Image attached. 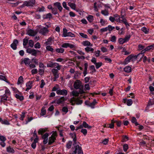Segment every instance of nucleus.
<instances>
[{
    "label": "nucleus",
    "instance_id": "f257e3e1",
    "mask_svg": "<svg viewBox=\"0 0 154 154\" xmlns=\"http://www.w3.org/2000/svg\"><path fill=\"white\" fill-rule=\"evenodd\" d=\"M2 91V94L5 93L3 94V96L2 97L1 99V101H4V100H7V97L8 96H10L11 94V92L8 88L6 89L5 90H4V89L0 90V96H1V92Z\"/></svg>",
    "mask_w": 154,
    "mask_h": 154
},
{
    "label": "nucleus",
    "instance_id": "f03ea898",
    "mask_svg": "<svg viewBox=\"0 0 154 154\" xmlns=\"http://www.w3.org/2000/svg\"><path fill=\"white\" fill-rule=\"evenodd\" d=\"M75 148V150L73 151L72 154H76L78 153V154H83L81 147L79 145L77 144L76 143H74L73 144Z\"/></svg>",
    "mask_w": 154,
    "mask_h": 154
},
{
    "label": "nucleus",
    "instance_id": "7ed1b4c3",
    "mask_svg": "<svg viewBox=\"0 0 154 154\" xmlns=\"http://www.w3.org/2000/svg\"><path fill=\"white\" fill-rule=\"evenodd\" d=\"M35 0H29L24 1L21 7L22 8H23L25 6L27 7H33L35 5Z\"/></svg>",
    "mask_w": 154,
    "mask_h": 154
},
{
    "label": "nucleus",
    "instance_id": "20e7f679",
    "mask_svg": "<svg viewBox=\"0 0 154 154\" xmlns=\"http://www.w3.org/2000/svg\"><path fill=\"white\" fill-rule=\"evenodd\" d=\"M27 53L31 54L32 55L34 56H36L37 53L39 52V51L38 50H36L34 49H31L30 48H27L26 50Z\"/></svg>",
    "mask_w": 154,
    "mask_h": 154
},
{
    "label": "nucleus",
    "instance_id": "39448f33",
    "mask_svg": "<svg viewBox=\"0 0 154 154\" xmlns=\"http://www.w3.org/2000/svg\"><path fill=\"white\" fill-rule=\"evenodd\" d=\"M59 70L56 69H53L51 70V71L54 76L53 80L54 81H56V79L59 78V75L58 73V71Z\"/></svg>",
    "mask_w": 154,
    "mask_h": 154
},
{
    "label": "nucleus",
    "instance_id": "423d86ee",
    "mask_svg": "<svg viewBox=\"0 0 154 154\" xmlns=\"http://www.w3.org/2000/svg\"><path fill=\"white\" fill-rule=\"evenodd\" d=\"M57 136V133L54 132L52 134L51 136L49 138L48 143L51 144L53 143L56 139V137Z\"/></svg>",
    "mask_w": 154,
    "mask_h": 154
},
{
    "label": "nucleus",
    "instance_id": "0eeeda50",
    "mask_svg": "<svg viewBox=\"0 0 154 154\" xmlns=\"http://www.w3.org/2000/svg\"><path fill=\"white\" fill-rule=\"evenodd\" d=\"M97 103L96 100L95 99H94L92 103H89L87 101H85V103L86 105L91 107L92 109H93L94 108V106Z\"/></svg>",
    "mask_w": 154,
    "mask_h": 154
},
{
    "label": "nucleus",
    "instance_id": "6e6552de",
    "mask_svg": "<svg viewBox=\"0 0 154 154\" xmlns=\"http://www.w3.org/2000/svg\"><path fill=\"white\" fill-rule=\"evenodd\" d=\"M82 86V83L80 81L76 80L74 83V87L75 88L77 89L80 88Z\"/></svg>",
    "mask_w": 154,
    "mask_h": 154
},
{
    "label": "nucleus",
    "instance_id": "1a4fd4ad",
    "mask_svg": "<svg viewBox=\"0 0 154 154\" xmlns=\"http://www.w3.org/2000/svg\"><path fill=\"white\" fill-rule=\"evenodd\" d=\"M154 47V45H150V46H148L146 48L144 49L143 50L141 51L142 54H141V57H143L144 55V53L146 51H148L152 48Z\"/></svg>",
    "mask_w": 154,
    "mask_h": 154
},
{
    "label": "nucleus",
    "instance_id": "9d476101",
    "mask_svg": "<svg viewBox=\"0 0 154 154\" xmlns=\"http://www.w3.org/2000/svg\"><path fill=\"white\" fill-rule=\"evenodd\" d=\"M56 93L58 95H66L67 94V91L65 89H58Z\"/></svg>",
    "mask_w": 154,
    "mask_h": 154
},
{
    "label": "nucleus",
    "instance_id": "9b49d317",
    "mask_svg": "<svg viewBox=\"0 0 154 154\" xmlns=\"http://www.w3.org/2000/svg\"><path fill=\"white\" fill-rule=\"evenodd\" d=\"M31 63L30 60L28 58H25L21 62V64H22L23 63H24L26 66H28Z\"/></svg>",
    "mask_w": 154,
    "mask_h": 154
},
{
    "label": "nucleus",
    "instance_id": "f8f14e48",
    "mask_svg": "<svg viewBox=\"0 0 154 154\" xmlns=\"http://www.w3.org/2000/svg\"><path fill=\"white\" fill-rule=\"evenodd\" d=\"M37 32L34 29H28L27 34L29 36H34L37 33Z\"/></svg>",
    "mask_w": 154,
    "mask_h": 154
},
{
    "label": "nucleus",
    "instance_id": "ddd939ff",
    "mask_svg": "<svg viewBox=\"0 0 154 154\" xmlns=\"http://www.w3.org/2000/svg\"><path fill=\"white\" fill-rule=\"evenodd\" d=\"M32 83L33 82L31 81H29L26 83V88L25 90L26 91H28L31 88L32 86Z\"/></svg>",
    "mask_w": 154,
    "mask_h": 154
},
{
    "label": "nucleus",
    "instance_id": "4468645a",
    "mask_svg": "<svg viewBox=\"0 0 154 154\" xmlns=\"http://www.w3.org/2000/svg\"><path fill=\"white\" fill-rule=\"evenodd\" d=\"M54 6L57 7L60 12H61L63 9V8L61 6V4L59 2H56L54 3Z\"/></svg>",
    "mask_w": 154,
    "mask_h": 154
},
{
    "label": "nucleus",
    "instance_id": "2eb2a0df",
    "mask_svg": "<svg viewBox=\"0 0 154 154\" xmlns=\"http://www.w3.org/2000/svg\"><path fill=\"white\" fill-rule=\"evenodd\" d=\"M42 17L44 19H48L50 20L51 18L52 17V15L51 13H48L45 14H44L42 16Z\"/></svg>",
    "mask_w": 154,
    "mask_h": 154
},
{
    "label": "nucleus",
    "instance_id": "dca6fc26",
    "mask_svg": "<svg viewBox=\"0 0 154 154\" xmlns=\"http://www.w3.org/2000/svg\"><path fill=\"white\" fill-rule=\"evenodd\" d=\"M82 44L85 46H90L92 47L93 45L88 41H83L82 43Z\"/></svg>",
    "mask_w": 154,
    "mask_h": 154
},
{
    "label": "nucleus",
    "instance_id": "f3484780",
    "mask_svg": "<svg viewBox=\"0 0 154 154\" xmlns=\"http://www.w3.org/2000/svg\"><path fill=\"white\" fill-rule=\"evenodd\" d=\"M14 96L16 98L20 100H22L24 99L23 97L21 95V93L20 92V94H15Z\"/></svg>",
    "mask_w": 154,
    "mask_h": 154
},
{
    "label": "nucleus",
    "instance_id": "a211bd4d",
    "mask_svg": "<svg viewBox=\"0 0 154 154\" xmlns=\"http://www.w3.org/2000/svg\"><path fill=\"white\" fill-rule=\"evenodd\" d=\"M53 42V40L50 37L48 39L45 44L46 45H51L52 44Z\"/></svg>",
    "mask_w": 154,
    "mask_h": 154
},
{
    "label": "nucleus",
    "instance_id": "6ab92c4d",
    "mask_svg": "<svg viewBox=\"0 0 154 154\" xmlns=\"http://www.w3.org/2000/svg\"><path fill=\"white\" fill-rule=\"evenodd\" d=\"M114 17H115V21L117 22L121 23V20L120 19V17L117 14H115L114 15Z\"/></svg>",
    "mask_w": 154,
    "mask_h": 154
},
{
    "label": "nucleus",
    "instance_id": "aec40b11",
    "mask_svg": "<svg viewBox=\"0 0 154 154\" xmlns=\"http://www.w3.org/2000/svg\"><path fill=\"white\" fill-rule=\"evenodd\" d=\"M84 70L83 72V74L84 76H85L86 74H87V68L88 67V64L87 63H85L84 64Z\"/></svg>",
    "mask_w": 154,
    "mask_h": 154
},
{
    "label": "nucleus",
    "instance_id": "412c9836",
    "mask_svg": "<svg viewBox=\"0 0 154 154\" xmlns=\"http://www.w3.org/2000/svg\"><path fill=\"white\" fill-rule=\"evenodd\" d=\"M11 89L13 92V93L14 94V95L16 94H18L20 93V92L16 88L14 87H11Z\"/></svg>",
    "mask_w": 154,
    "mask_h": 154
},
{
    "label": "nucleus",
    "instance_id": "4be33fe9",
    "mask_svg": "<svg viewBox=\"0 0 154 154\" xmlns=\"http://www.w3.org/2000/svg\"><path fill=\"white\" fill-rule=\"evenodd\" d=\"M131 68L129 66H127L124 68V70L126 72H131Z\"/></svg>",
    "mask_w": 154,
    "mask_h": 154
},
{
    "label": "nucleus",
    "instance_id": "5701e85b",
    "mask_svg": "<svg viewBox=\"0 0 154 154\" xmlns=\"http://www.w3.org/2000/svg\"><path fill=\"white\" fill-rule=\"evenodd\" d=\"M65 100V98L63 97H62L60 98L56 101V103L59 104L63 102Z\"/></svg>",
    "mask_w": 154,
    "mask_h": 154
},
{
    "label": "nucleus",
    "instance_id": "b1692460",
    "mask_svg": "<svg viewBox=\"0 0 154 154\" xmlns=\"http://www.w3.org/2000/svg\"><path fill=\"white\" fill-rule=\"evenodd\" d=\"M6 150L7 152L9 153H14V150L13 148H11L10 146H9L7 147Z\"/></svg>",
    "mask_w": 154,
    "mask_h": 154
},
{
    "label": "nucleus",
    "instance_id": "393cba45",
    "mask_svg": "<svg viewBox=\"0 0 154 154\" xmlns=\"http://www.w3.org/2000/svg\"><path fill=\"white\" fill-rule=\"evenodd\" d=\"M23 77L20 76L18 79L17 84L18 85L22 84L23 83Z\"/></svg>",
    "mask_w": 154,
    "mask_h": 154
},
{
    "label": "nucleus",
    "instance_id": "a878e982",
    "mask_svg": "<svg viewBox=\"0 0 154 154\" xmlns=\"http://www.w3.org/2000/svg\"><path fill=\"white\" fill-rule=\"evenodd\" d=\"M48 29H40L39 32L42 34L45 35L48 32Z\"/></svg>",
    "mask_w": 154,
    "mask_h": 154
},
{
    "label": "nucleus",
    "instance_id": "bb28decb",
    "mask_svg": "<svg viewBox=\"0 0 154 154\" xmlns=\"http://www.w3.org/2000/svg\"><path fill=\"white\" fill-rule=\"evenodd\" d=\"M29 38L26 37L23 40V45L24 48H26L28 41Z\"/></svg>",
    "mask_w": 154,
    "mask_h": 154
},
{
    "label": "nucleus",
    "instance_id": "cd10ccee",
    "mask_svg": "<svg viewBox=\"0 0 154 154\" xmlns=\"http://www.w3.org/2000/svg\"><path fill=\"white\" fill-rule=\"evenodd\" d=\"M68 5L72 9L75 10L76 8V5L75 4L71 2L68 3Z\"/></svg>",
    "mask_w": 154,
    "mask_h": 154
},
{
    "label": "nucleus",
    "instance_id": "c85d7f7f",
    "mask_svg": "<svg viewBox=\"0 0 154 154\" xmlns=\"http://www.w3.org/2000/svg\"><path fill=\"white\" fill-rule=\"evenodd\" d=\"M85 49L87 52H93L94 51V49L88 47L85 48Z\"/></svg>",
    "mask_w": 154,
    "mask_h": 154
},
{
    "label": "nucleus",
    "instance_id": "c756f323",
    "mask_svg": "<svg viewBox=\"0 0 154 154\" xmlns=\"http://www.w3.org/2000/svg\"><path fill=\"white\" fill-rule=\"evenodd\" d=\"M82 124L84 128L88 129H90L91 128V126L89 125L85 121L83 122Z\"/></svg>",
    "mask_w": 154,
    "mask_h": 154
},
{
    "label": "nucleus",
    "instance_id": "7c9ffc66",
    "mask_svg": "<svg viewBox=\"0 0 154 154\" xmlns=\"http://www.w3.org/2000/svg\"><path fill=\"white\" fill-rule=\"evenodd\" d=\"M61 66L59 65V64L57 63H54L53 64V67L56 68L58 70H60Z\"/></svg>",
    "mask_w": 154,
    "mask_h": 154
},
{
    "label": "nucleus",
    "instance_id": "2f4dec72",
    "mask_svg": "<svg viewBox=\"0 0 154 154\" xmlns=\"http://www.w3.org/2000/svg\"><path fill=\"white\" fill-rule=\"evenodd\" d=\"M93 16L92 15H89L88 17H87V18L89 22L91 23L93 21Z\"/></svg>",
    "mask_w": 154,
    "mask_h": 154
},
{
    "label": "nucleus",
    "instance_id": "473e14b6",
    "mask_svg": "<svg viewBox=\"0 0 154 154\" xmlns=\"http://www.w3.org/2000/svg\"><path fill=\"white\" fill-rule=\"evenodd\" d=\"M56 51L58 53H62L64 52V50L63 48H57L56 49Z\"/></svg>",
    "mask_w": 154,
    "mask_h": 154
},
{
    "label": "nucleus",
    "instance_id": "72a5a7b5",
    "mask_svg": "<svg viewBox=\"0 0 154 154\" xmlns=\"http://www.w3.org/2000/svg\"><path fill=\"white\" fill-rule=\"evenodd\" d=\"M132 56L131 55H130L127 57L125 60V64H127L128 63L130 62V60H131Z\"/></svg>",
    "mask_w": 154,
    "mask_h": 154
},
{
    "label": "nucleus",
    "instance_id": "f704fd0d",
    "mask_svg": "<svg viewBox=\"0 0 154 154\" xmlns=\"http://www.w3.org/2000/svg\"><path fill=\"white\" fill-rule=\"evenodd\" d=\"M27 112H22L21 114V117L20 118V119L23 121V120L24 118L25 117V115L26 114Z\"/></svg>",
    "mask_w": 154,
    "mask_h": 154
},
{
    "label": "nucleus",
    "instance_id": "c9c22d12",
    "mask_svg": "<svg viewBox=\"0 0 154 154\" xmlns=\"http://www.w3.org/2000/svg\"><path fill=\"white\" fill-rule=\"evenodd\" d=\"M79 92L77 91H74L72 92L71 94L73 96L76 97L78 96Z\"/></svg>",
    "mask_w": 154,
    "mask_h": 154
},
{
    "label": "nucleus",
    "instance_id": "e433bc0d",
    "mask_svg": "<svg viewBox=\"0 0 154 154\" xmlns=\"http://www.w3.org/2000/svg\"><path fill=\"white\" fill-rule=\"evenodd\" d=\"M46 113V110L45 109V107H43L41 110L40 115L42 116L45 115Z\"/></svg>",
    "mask_w": 154,
    "mask_h": 154
},
{
    "label": "nucleus",
    "instance_id": "4c0bfd02",
    "mask_svg": "<svg viewBox=\"0 0 154 154\" xmlns=\"http://www.w3.org/2000/svg\"><path fill=\"white\" fill-rule=\"evenodd\" d=\"M154 104V98L150 99L148 103V106H149Z\"/></svg>",
    "mask_w": 154,
    "mask_h": 154
},
{
    "label": "nucleus",
    "instance_id": "58836bf2",
    "mask_svg": "<svg viewBox=\"0 0 154 154\" xmlns=\"http://www.w3.org/2000/svg\"><path fill=\"white\" fill-rule=\"evenodd\" d=\"M131 122L133 123H134L136 125H138V123L137 122L136 119V118L134 117H132L131 119Z\"/></svg>",
    "mask_w": 154,
    "mask_h": 154
},
{
    "label": "nucleus",
    "instance_id": "ea45409f",
    "mask_svg": "<svg viewBox=\"0 0 154 154\" xmlns=\"http://www.w3.org/2000/svg\"><path fill=\"white\" fill-rule=\"evenodd\" d=\"M46 131V129L41 128L38 131L39 134H42Z\"/></svg>",
    "mask_w": 154,
    "mask_h": 154
},
{
    "label": "nucleus",
    "instance_id": "a19ab883",
    "mask_svg": "<svg viewBox=\"0 0 154 154\" xmlns=\"http://www.w3.org/2000/svg\"><path fill=\"white\" fill-rule=\"evenodd\" d=\"M133 103V101L131 99H129L127 100V105L128 106H131Z\"/></svg>",
    "mask_w": 154,
    "mask_h": 154
},
{
    "label": "nucleus",
    "instance_id": "79ce46f5",
    "mask_svg": "<svg viewBox=\"0 0 154 154\" xmlns=\"http://www.w3.org/2000/svg\"><path fill=\"white\" fill-rule=\"evenodd\" d=\"M101 13L105 16H107L109 14L108 11L106 10H102L101 11Z\"/></svg>",
    "mask_w": 154,
    "mask_h": 154
},
{
    "label": "nucleus",
    "instance_id": "37998d69",
    "mask_svg": "<svg viewBox=\"0 0 154 154\" xmlns=\"http://www.w3.org/2000/svg\"><path fill=\"white\" fill-rule=\"evenodd\" d=\"M46 49L48 51H50L53 52L54 51V49L52 48L51 46L48 45L46 47Z\"/></svg>",
    "mask_w": 154,
    "mask_h": 154
},
{
    "label": "nucleus",
    "instance_id": "c03bdc74",
    "mask_svg": "<svg viewBox=\"0 0 154 154\" xmlns=\"http://www.w3.org/2000/svg\"><path fill=\"white\" fill-rule=\"evenodd\" d=\"M62 5L63 7L65 8L66 10L69 11V7H68L67 6V5L66 2H63L62 3Z\"/></svg>",
    "mask_w": 154,
    "mask_h": 154
},
{
    "label": "nucleus",
    "instance_id": "a18cd8bd",
    "mask_svg": "<svg viewBox=\"0 0 154 154\" xmlns=\"http://www.w3.org/2000/svg\"><path fill=\"white\" fill-rule=\"evenodd\" d=\"M51 11L52 13L54 14L55 15L57 14V8H53Z\"/></svg>",
    "mask_w": 154,
    "mask_h": 154
},
{
    "label": "nucleus",
    "instance_id": "49530a36",
    "mask_svg": "<svg viewBox=\"0 0 154 154\" xmlns=\"http://www.w3.org/2000/svg\"><path fill=\"white\" fill-rule=\"evenodd\" d=\"M118 42L120 44H123L124 43H125L124 38H120L119 39Z\"/></svg>",
    "mask_w": 154,
    "mask_h": 154
},
{
    "label": "nucleus",
    "instance_id": "de8ad7c7",
    "mask_svg": "<svg viewBox=\"0 0 154 154\" xmlns=\"http://www.w3.org/2000/svg\"><path fill=\"white\" fill-rule=\"evenodd\" d=\"M95 65L96 68L98 69L102 65V63L101 62H99L96 63Z\"/></svg>",
    "mask_w": 154,
    "mask_h": 154
},
{
    "label": "nucleus",
    "instance_id": "09e8293b",
    "mask_svg": "<svg viewBox=\"0 0 154 154\" xmlns=\"http://www.w3.org/2000/svg\"><path fill=\"white\" fill-rule=\"evenodd\" d=\"M38 72H39V74L40 75H42L43 74L44 72V68H39Z\"/></svg>",
    "mask_w": 154,
    "mask_h": 154
},
{
    "label": "nucleus",
    "instance_id": "8fccbe9b",
    "mask_svg": "<svg viewBox=\"0 0 154 154\" xmlns=\"http://www.w3.org/2000/svg\"><path fill=\"white\" fill-rule=\"evenodd\" d=\"M116 38L115 35L111 36L110 41L113 42H116Z\"/></svg>",
    "mask_w": 154,
    "mask_h": 154
},
{
    "label": "nucleus",
    "instance_id": "3c124183",
    "mask_svg": "<svg viewBox=\"0 0 154 154\" xmlns=\"http://www.w3.org/2000/svg\"><path fill=\"white\" fill-rule=\"evenodd\" d=\"M69 43H64L61 45V47L63 48H67L69 47Z\"/></svg>",
    "mask_w": 154,
    "mask_h": 154
},
{
    "label": "nucleus",
    "instance_id": "603ef678",
    "mask_svg": "<svg viewBox=\"0 0 154 154\" xmlns=\"http://www.w3.org/2000/svg\"><path fill=\"white\" fill-rule=\"evenodd\" d=\"M29 45L30 47H33L34 46V43L33 41L31 40L29 41Z\"/></svg>",
    "mask_w": 154,
    "mask_h": 154
},
{
    "label": "nucleus",
    "instance_id": "864d4df0",
    "mask_svg": "<svg viewBox=\"0 0 154 154\" xmlns=\"http://www.w3.org/2000/svg\"><path fill=\"white\" fill-rule=\"evenodd\" d=\"M72 145V142L71 141H69L66 144V146L67 148L69 149L71 148Z\"/></svg>",
    "mask_w": 154,
    "mask_h": 154
},
{
    "label": "nucleus",
    "instance_id": "5fc2aeb1",
    "mask_svg": "<svg viewBox=\"0 0 154 154\" xmlns=\"http://www.w3.org/2000/svg\"><path fill=\"white\" fill-rule=\"evenodd\" d=\"M123 148L125 152L126 151L128 148V145L126 144H124L123 146Z\"/></svg>",
    "mask_w": 154,
    "mask_h": 154
},
{
    "label": "nucleus",
    "instance_id": "6e6d98bb",
    "mask_svg": "<svg viewBox=\"0 0 154 154\" xmlns=\"http://www.w3.org/2000/svg\"><path fill=\"white\" fill-rule=\"evenodd\" d=\"M2 124H4L7 125H8L10 124V123L9 122L6 120H3Z\"/></svg>",
    "mask_w": 154,
    "mask_h": 154
},
{
    "label": "nucleus",
    "instance_id": "4d7b16f0",
    "mask_svg": "<svg viewBox=\"0 0 154 154\" xmlns=\"http://www.w3.org/2000/svg\"><path fill=\"white\" fill-rule=\"evenodd\" d=\"M81 132L84 135H86L87 133V131L85 129L82 128L81 130Z\"/></svg>",
    "mask_w": 154,
    "mask_h": 154
},
{
    "label": "nucleus",
    "instance_id": "13d9d810",
    "mask_svg": "<svg viewBox=\"0 0 154 154\" xmlns=\"http://www.w3.org/2000/svg\"><path fill=\"white\" fill-rule=\"evenodd\" d=\"M33 119V117H28L27 120L26 121V124H27L28 123L30 122H31L32 120Z\"/></svg>",
    "mask_w": 154,
    "mask_h": 154
},
{
    "label": "nucleus",
    "instance_id": "bf43d9fd",
    "mask_svg": "<svg viewBox=\"0 0 154 154\" xmlns=\"http://www.w3.org/2000/svg\"><path fill=\"white\" fill-rule=\"evenodd\" d=\"M68 33V32L67 29H63V35L64 37L67 36L66 35H67Z\"/></svg>",
    "mask_w": 154,
    "mask_h": 154
},
{
    "label": "nucleus",
    "instance_id": "052dcab7",
    "mask_svg": "<svg viewBox=\"0 0 154 154\" xmlns=\"http://www.w3.org/2000/svg\"><path fill=\"white\" fill-rule=\"evenodd\" d=\"M89 68L91 70H92V72H95L96 71L94 66V65L91 66Z\"/></svg>",
    "mask_w": 154,
    "mask_h": 154
},
{
    "label": "nucleus",
    "instance_id": "680f3d73",
    "mask_svg": "<svg viewBox=\"0 0 154 154\" xmlns=\"http://www.w3.org/2000/svg\"><path fill=\"white\" fill-rule=\"evenodd\" d=\"M71 135L72 137H73V141L74 142V143H76V137L75 134H71Z\"/></svg>",
    "mask_w": 154,
    "mask_h": 154
},
{
    "label": "nucleus",
    "instance_id": "e2e57ef3",
    "mask_svg": "<svg viewBox=\"0 0 154 154\" xmlns=\"http://www.w3.org/2000/svg\"><path fill=\"white\" fill-rule=\"evenodd\" d=\"M115 123V121H113V120H112L111 123L109 125V128H112L114 127V123Z\"/></svg>",
    "mask_w": 154,
    "mask_h": 154
},
{
    "label": "nucleus",
    "instance_id": "0e129e2a",
    "mask_svg": "<svg viewBox=\"0 0 154 154\" xmlns=\"http://www.w3.org/2000/svg\"><path fill=\"white\" fill-rule=\"evenodd\" d=\"M45 25L46 26L44 27L43 29H47L48 28L51 27V25L48 23H45Z\"/></svg>",
    "mask_w": 154,
    "mask_h": 154
},
{
    "label": "nucleus",
    "instance_id": "69168bd1",
    "mask_svg": "<svg viewBox=\"0 0 154 154\" xmlns=\"http://www.w3.org/2000/svg\"><path fill=\"white\" fill-rule=\"evenodd\" d=\"M41 47V45L39 42L36 43L34 45V47L35 48H39Z\"/></svg>",
    "mask_w": 154,
    "mask_h": 154
},
{
    "label": "nucleus",
    "instance_id": "338daca9",
    "mask_svg": "<svg viewBox=\"0 0 154 154\" xmlns=\"http://www.w3.org/2000/svg\"><path fill=\"white\" fill-rule=\"evenodd\" d=\"M130 37V35H129L125 36V37L124 38L125 42H127L129 40Z\"/></svg>",
    "mask_w": 154,
    "mask_h": 154
},
{
    "label": "nucleus",
    "instance_id": "774afa93",
    "mask_svg": "<svg viewBox=\"0 0 154 154\" xmlns=\"http://www.w3.org/2000/svg\"><path fill=\"white\" fill-rule=\"evenodd\" d=\"M38 72V70L37 69H32L31 71V73L32 75H34L37 73Z\"/></svg>",
    "mask_w": 154,
    "mask_h": 154
}]
</instances>
